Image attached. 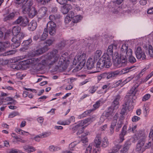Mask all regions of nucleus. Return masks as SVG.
Here are the masks:
<instances>
[{
  "instance_id": "nucleus-57",
  "label": "nucleus",
  "mask_w": 153,
  "mask_h": 153,
  "mask_svg": "<svg viewBox=\"0 0 153 153\" xmlns=\"http://www.w3.org/2000/svg\"><path fill=\"white\" fill-rule=\"evenodd\" d=\"M121 82L122 80H121L118 81L113 84V87L115 88L118 87L119 85H122L123 84L121 83Z\"/></svg>"
},
{
  "instance_id": "nucleus-49",
  "label": "nucleus",
  "mask_w": 153,
  "mask_h": 153,
  "mask_svg": "<svg viewBox=\"0 0 153 153\" xmlns=\"http://www.w3.org/2000/svg\"><path fill=\"white\" fill-rule=\"evenodd\" d=\"M102 101H98L97 102L95 103L93 105V107L95 108L94 109L98 108L100 106V104L101 103Z\"/></svg>"
},
{
  "instance_id": "nucleus-15",
  "label": "nucleus",
  "mask_w": 153,
  "mask_h": 153,
  "mask_svg": "<svg viewBox=\"0 0 153 153\" xmlns=\"http://www.w3.org/2000/svg\"><path fill=\"white\" fill-rule=\"evenodd\" d=\"M21 28L18 26H14L12 30V32L14 36H17L20 33H22L23 35V38L25 36L24 34L22 32H20Z\"/></svg>"
},
{
  "instance_id": "nucleus-48",
  "label": "nucleus",
  "mask_w": 153,
  "mask_h": 153,
  "mask_svg": "<svg viewBox=\"0 0 153 153\" xmlns=\"http://www.w3.org/2000/svg\"><path fill=\"white\" fill-rule=\"evenodd\" d=\"M150 95L149 94L145 95L143 97L142 101H146L148 100L150 98Z\"/></svg>"
},
{
  "instance_id": "nucleus-23",
  "label": "nucleus",
  "mask_w": 153,
  "mask_h": 153,
  "mask_svg": "<svg viewBox=\"0 0 153 153\" xmlns=\"http://www.w3.org/2000/svg\"><path fill=\"white\" fill-rule=\"evenodd\" d=\"M10 46V44L8 42L4 43L0 42V51L4 50L5 48H7Z\"/></svg>"
},
{
  "instance_id": "nucleus-33",
  "label": "nucleus",
  "mask_w": 153,
  "mask_h": 153,
  "mask_svg": "<svg viewBox=\"0 0 153 153\" xmlns=\"http://www.w3.org/2000/svg\"><path fill=\"white\" fill-rule=\"evenodd\" d=\"M138 86V85H136L133 86L130 90V93L131 94L129 96H127L126 97H129L131 96H132V99L133 98V94H135V90Z\"/></svg>"
},
{
  "instance_id": "nucleus-39",
  "label": "nucleus",
  "mask_w": 153,
  "mask_h": 153,
  "mask_svg": "<svg viewBox=\"0 0 153 153\" xmlns=\"http://www.w3.org/2000/svg\"><path fill=\"white\" fill-rule=\"evenodd\" d=\"M121 148V146L119 145H115L112 149V152H118Z\"/></svg>"
},
{
  "instance_id": "nucleus-37",
  "label": "nucleus",
  "mask_w": 153,
  "mask_h": 153,
  "mask_svg": "<svg viewBox=\"0 0 153 153\" xmlns=\"http://www.w3.org/2000/svg\"><path fill=\"white\" fill-rule=\"evenodd\" d=\"M133 68V66H131L125 68L122 70V72L123 74L126 73L128 72L131 71L132 70L131 69Z\"/></svg>"
},
{
  "instance_id": "nucleus-43",
  "label": "nucleus",
  "mask_w": 153,
  "mask_h": 153,
  "mask_svg": "<svg viewBox=\"0 0 153 153\" xmlns=\"http://www.w3.org/2000/svg\"><path fill=\"white\" fill-rule=\"evenodd\" d=\"M67 14H68L67 16L71 18L74 17V12L71 10H67Z\"/></svg>"
},
{
  "instance_id": "nucleus-9",
  "label": "nucleus",
  "mask_w": 153,
  "mask_h": 153,
  "mask_svg": "<svg viewBox=\"0 0 153 153\" xmlns=\"http://www.w3.org/2000/svg\"><path fill=\"white\" fill-rule=\"evenodd\" d=\"M23 35L21 33L17 36H14L11 40L13 43L11 45V47L15 48L19 46L21 44V40L23 38Z\"/></svg>"
},
{
  "instance_id": "nucleus-1",
  "label": "nucleus",
  "mask_w": 153,
  "mask_h": 153,
  "mask_svg": "<svg viewBox=\"0 0 153 153\" xmlns=\"http://www.w3.org/2000/svg\"><path fill=\"white\" fill-rule=\"evenodd\" d=\"M65 56V54H64L60 57L57 50H53L47 54L45 59L42 60V65H52L55 64L59 59L57 65L58 68H61L63 70H65L69 63V61L66 60Z\"/></svg>"
},
{
  "instance_id": "nucleus-13",
  "label": "nucleus",
  "mask_w": 153,
  "mask_h": 153,
  "mask_svg": "<svg viewBox=\"0 0 153 153\" xmlns=\"http://www.w3.org/2000/svg\"><path fill=\"white\" fill-rule=\"evenodd\" d=\"M18 14L19 13L16 12L9 13L4 18V21H6L8 20L12 19Z\"/></svg>"
},
{
  "instance_id": "nucleus-61",
  "label": "nucleus",
  "mask_w": 153,
  "mask_h": 153,
  "mask_svg": "<svg viewBox=\"0 0 153 153\" xmlns=\"http://www.w3.org/2000/svg\"><path fill=\"white\" fill-rule=\"evenodd\" d=\"M17 131L19 132V134H22L23 135H25V133H29L28 132L23 131L20 129H18Z\"/></svg>"
},
{
  "instance_id": "nucleus-19",
  "label": "nucleus",
  "mask_w": 153,
  "mask_h": 153,
  "mask_svg": "<svg viewBox=\"0 0 153 153\" xmlns=\"http://www.w3.org/2000/svg\"><path fill=\"white\" fill-rule=\"evenodd\" d=\"M23 148L28 153H31L36 151L35 148L29 145H25L23 147Z\"/></svg>"
},
{
  "instance_id": "nucleus-4",
  "label": "nucleus",
  "mask_w": 153,
  "mask_h": 153,
  "mask_svg": "<svg viewBox=\"0 0 153 153\" xmlns=\"http://www.w3.org/2000/svg\"><path fill=\"white\" fill-rule=\"evenodd\" d=\"M86 54L84 53H81L75 57L73 61V64L76 65L78 64L77 66L73 69V72H76L80 70L85 65L86 62Z\"/></svg>"
},
{
  "instance_id": "nucleus-59",
  "label": "nucleus",
  "mask_w": 153,
  "mask_h": 153,
  "mask_svg": "<svg viewBox=\"0 0 153 153\" xmlns=\"http://www.w3.org/2000/svg\"><path fill=\"white\" fill-rule=\"evenodd\" d=\"M140 119V118L137 116H134L132 119V120L133 122H136Z\"/></svg>"
},
{
  "instance_id": "nucleus-21",
  "label": "nucleus",
  "mask_w": 153,
  "mask_h": 153,
  "mask_svg": "<svg viewBox=\"0 0 153 153\" xmlns=\"http://www.w3.org/2000/svg\"><path fill=\"white\" fill-rule=\"evenodd\" d=\"M37 26L36 22L35 21H32L29 24L28 28L30 30L33 31L36 29Z\"/></svg>"
},
{
  "instance_id": "nucleus-7",
  "label": "nucleus",
  "mask_w": 153,
  "mask_h": 153,
  "mask_svg": "<svg viewBox=\"0 0 153 153\" xmlns=\"http://www.w3.org/2000/svg\"><path fill=\"white\" fill-rule=\"evenodd\" d=\"M96 118V117L95 115H93L86 118L84 120H81L77 124L74 126H71V128L74 132H75L79 129L80 126H87L91 122L94 121Z\"/></svg>"
},
{
  "instance_id": "nucleus-11",
  "label": "nucleus",
  "mask_w": 153,
  "mask_h": 153,
  "mask_svg": "<svg viewBox=\"0 0 153 153\" xmlns=\"http://www.w3.org/2000/svg\"><path fill=\"white\" fill-rule=\"evenodd\" d=\"M132 52L131 54V55L130 56H126V60L125 59V61L124 62L123 60L124 59H122L121 61V64H117V66H118V67H120V66H121L122 65H123L125 64V63L127 62V58H129V61L131 63H134L135 62H136V59L132 55Z\"/></svg>"
},
{
  "instance_id": "nucleus-5",
  "label": "nucleus",
  "mask_w": 153,
  "mask_h": 153,
  "mask_svg": "<svg viewBox=\"0 0 153 153\" xmlns=\"http://www.w3.org/2000/svg\"><path fill=\"white\" fill-rule=\"evenodd\" d=\"M40 58H32L22 61L23 65H28L29 68L34 70H38L40 68L42 64Z\"/></svg>"
},
{
  "instance_id": "nucleus-35",
  "label": "nucleus",
  "mask_w": 153,
  "mask_h": 153,
  "mask_svg": "<svg viewBox=\"0 0 153 153\" xmlns=\"http://www.w3.org/2000/svg\"><path fill=\"white\" fill-rule=\"evenodd\" d=\"M77 142L75 141L71 143L69 145V147L70 149V151L72 152L74 151L75 149V148L74 147L75 145L77 144Z\"/></svg>"
},
{
  "instance_id": "nucleus-8",
  "label": "nucleus",
  "mask_w": 153,
  "mask_h": 153,
  "mask_svg": "<svg viewBox=\"0 0 153 153\" xmlns=\"http://www.w3.org/2000/svg\"><path fill=\"white\" fill-rule=\"evenodd\" d=\"M125 103L123 105L120 112V114L122 115L124 114L127 109L130 106L133 102L132 100V96H131L129 97H126L125 98Z\"/></svg>"
},
{
  "instance_id": "nucleus-10",
  "label": "nucleus",
  "mask_w": 153,
  "mask_h": 153,
  "mask_svg": "<svg viewBox=\"0 0 153 153\" xmlns=\"http://www.w3.org/2000/svg\"><path fill=\"white\" fill-rule=\"evenodd\" d=\"M135 54L137 58L140 60H143L146 58L145 52L140 47L137 48L135 51Z\"/></svg>"
},
{
  "instance_id": "nucleus-36",
  "label": "nucleus",
  "mask_w": 153,
  "mask_h": 153,
  "mask_svg": "<svg viewBox=\"0 0 153 153\" xmlns=\"http://www.w3.org/2000/svg\"><path fill=\"white\" fill-rule=\"evenodd\" d=\"M149 107L148 104H145L143 107V109L144 111V113L145 115H147L149 111Z\"/></svg>"
},
{
  "instance_id": "nucleus-46",
  "label": "nucleus",
  "mask_w": 153,
  "mask_h": 153,
  "mask_svg": "<svg viewBox=\"0 0 153 153\" xmlns=\"http://www.w3.org/2000/svg\"><path fill=\"white\" fill-rule=\"evenodd\" d=\"M51 0H37V2L41 4L45 5L48 3Z\"/></svg>"
},
{
  "instance_id": "nucleus-22",
  "label": "nucleus",
  "mask_w": 153,
  "mask_h": 153,
  "mask_svg": "<svg viewBox=\"0 0 153 153\" xmlns=\"http://www.w3.org/2000/svg\"><path fill=\"white\" fill-rule=\"evenodd\" d=\"M114 111V109L110 107L108 108V112H105V113H104L103 114L107 118L110 116H112L113 115Z\"/></svg>"
},
{
  "instance_id": "nucleus-32",
  "label": "nucleus",
  "mask_w": 153,
  "mask_h": 153,
  "mask_svg": "<svg viewBox=\"0 0 153 153\" xmlns=\"http://www.w3.org/2000/svg\"><path fill=\"white\" fill-rule=\"evenodd\" d=\"M22 20L20 25L23 26H26L28 24L29 22L28 19L26 17H22Z\"/></svg>"
},
{
  "instance_id": "nucleus-50",
  "label": "nucleus",
  "mask_w": 153,
  "mask_h": 153,
  "mask_svg": "<svg viewBox=\"0 0 153 153\" xmlns=\"http://www.w3.org/2000/svg\"><path fill=\"white\" fill-rule=\"evenodd\" d=\"M74 17V22L76 23L81 20L82 18V16L79 15L76 16Z\"/></svg>"
},
{
  "instance_id": "nucleus-40",
  "label": "nucleus",
  "mask_w": 153,
  "mask_h": 153,
  "mask_svg": "<svg viewBox=\"0 0 153 153\" xmlns=\"http://www.w3.org/2000/svg\"><path fill=\"white\" fill-rule=\"evenodd\" d=\"M54 41L55 40L54 39H49L45 41V43L46 44V45L48 46H49L52 45Z\"/></svg>"
},
{
  "instance_id": "nucleus-62",
  "label": "nucleus",
  "mask_w": 153,
  "mask_h": 153,
  "mask_svg": "<svg viewBox=\"0 0 153 153\" xmlns=\"http://www.w3.org/2000/svg\"><path fill=\"white\" fill-rule=\"evenodd\" d=\"M117 126H122L123 123V120L121 119H119V120L117 121Z\"/></svg>"
},
{
  "instance_id": "nucleus-3",
  "label": "nucleus",
  "mask_w": 153,
  "mask_h": 153,
  "mask_svg": "<svg viewBox=\"0 0 153 153\" xmlns=\"http://www.w3.org/2000/svg\"><path fill=\"white\" fill-rule=\"evenodd\" d=\"M111 65V59L108 55L104 54L100 58L97 62V64L96 71H92L91 73H95L99 72L104 67L108 68Z\"/></svg>"
},
{
  "instance_id": "nucleus-29",
  "label": "nucleus",
  "mask_w": 153,
  "mask_h": 153,
  "mask_svg": "<svg viewBox=\"0 0 153 153\" xmlns=\"http://www.w3.org/2000/svg\"><path fill=\"white\" fill-rule=\"evenodd\" d=\"M48 36V31L47 29L45 28L44 32L40 37V39L41 40H44L47 38Z\"/></svg>"
},
{
  "instance_id": "nucleus-6",
  "label": "nucleus",
  "mask_w": 153,
  "mask_h": 153,
  "mask_svg": "<svg viewBox=\"0 0 153 153\" xmlns=\"http://www.w3.org/2000/svg\"><path fill=\"white\" fill-rule=\"evenodd\" d=\"M146 137V134L143 131H141L137 134V138L139 139V140L137 145L136 150L140 153H142L146 149V147L145 148L144 146Z\"/></svg>"
},
{
  "instance_id": "nucleus-45",
  "label": "nucleus",
  "mask_w": 153,
  "mask_h": 153,
  "mask_svg": "<svg viewBox=\"0 0 153 153\" xmlns=\"http://www.w3.org/2000/svg\"><path fill=\"white\" fill-rule=\"evenodd\" d=\"M49 33L51 35L53 36L56 33V28L48 29Z\"/></svg>"
},
{
  "instance_id": "nucleus-64",
  "label": "nucleus",
  "mask_w": 153,
  "mask_h": 153,
  "mask_svg": "<svg viewBox=\"0 0 153 153\" xmlns=\"http://www.w3.org/2000/svg\"><path fill=\"white\" fill-rule=\"evenodd\" d=\"M71 18L67 16H66L65 19V22L66 23H68L71 21Z\"/></svg>"
},
{
  "instance_id": "nucleus-25",
  "label": "nucleus",
  "mask_w": 153,
  "mask_h": 153,
  "mask_svg": "<svg viewBox=\"0 0 153 153\" xmlns=\"http://www.w3.org/2000/svg\"><path fill=\"white\" fill-rule=\"evenodd\" d=\"M27 13L29 18H33L37 13L36 10H27Z\"/></svg>"
},
{
  "instance_id": "nucleus-27",
  "label": "nucleus",
  "mask_w": 153,
  "mask_h": 153,
  "mask_svg": "<svg viewBox=\"0 0 153 153\" xmlns=\"http://www.w3.org/2000/svg\"><path fill=\"white\" fill-rule=\"evenodd\" d=\"M61 148L53 145L50 146L48 147V150L51 152H56L60 150Z\"/></svg>"
},
{
  "instance_id": "nucleus-53",
  "label": "nucleus",
  "mask_w": 153,
  "mask_h": 153,
  "mask_svg": "<svg viewBox=\"0 0 153 153\" xmlns=\"http://www.w3.org/2000/svg\"><path fill=\"white\" fill-rule=\"evenodd\" d=\"M92 144H90L85 152V153H91L92 150Z\"/></svg>"
},
{
  "instance_id": "nucleus-34",
  "label": "nucleus",
  "mask_w": 153,
  "mask_h": 153,
  "mask_svg": "<svg viewBox=\"0 0 153 153\" xmlns=\"http://www.w3.org/2000/svg\"><path fill=\"white\" fill-rule=\"evenodd\" d=\"M119 102L114 100L111 107L114 109H117L118 108Z\"/></svg>"
},
{
  "instance_id": "nucleus-14",
  "label": "nucleus",
  "mask_w": 153,
  "mask_h": 153,
  "mask_svg": "<svg viewBox=\"0 0 153 153\" xmlns=\"http://www.w3.org/2000/svg\"><path fill=\"white\" fill-rule=\"evenodd\" d=\"M127 127L126 126H123L122 128V131L121 133L119 135V143H122L124 140V136L126 134V129Z\"/></svg>"
},
{
  "instance_id": "nucleus-18",
  "label": "nucleus",
  "mask_w": 153,
  "mask_h": 153,
  "mask_svg": "<svg viewBox=\"0 0 153 153\" xmlns=\"http://www.w3.org/2000/svg\"><path fill=\"white\" fill-rule=\"evenodd\" d=\"M94 60L92 58L89 59L87 62V66L88 69L91 70L94 68Z\"/></svg>"
},
{
  "instance_id": "nucleus-38",
  "label": "nucleus",
  "mask_w": 153,
  "mask_h": 153,
  "mask_svg": "<svg viewBox=\"0 0 153 153\" xmlns=\"http://www.w3.org/2000/svg\"><path fill=\"white\" fill-rule=\"evenodd\" d=\"M85 127V125L80 126L79 129L78 130V131L76 132V134L79 135L82 133L83 131L84 127Z\"/></svg>"
},
{
  "instance_id": "nucleus-54",
  "label": "nucleus",
  "mask_w": 153,
  "mask_h": 153,
  "mask_svg": "<svg viewBox=\"0 0 153 153\" xmlns=\"http://www.w3.org/2000/svg\"><path fill=\"white\" fill-rule=\"evenodd\" d=\"M93 110V109H90L85 111L82 114V116L85 117L86 115L89 114Z\"/></svg>"
},
{
  "instance_id": "nucleus-63",
  "label": "nucleus",
  "mask_w": 153,
  "mask_h": 153,
  "mask_svg": "<svg viewBox=\"0 0 153 153\" xmlns=\"http://www.w3.org/2000/svg\"><path fill=\"white\" fill-rule=\"evenodd\" d=\"M149 138H153V126L151 128L149 135Z\"/></svg>"
},
{
  "instance_id": "nucleus-51",
  "label": "nucleus",
  "mask_w": 153,
  "mask_h": 153,
  "mask_svg": "<svg viewBox=\"0 0 153 153\" xmlns=\"http://www.w3.org/2000/svg\"><path fill=\"white\" fill-rule=\"evenodd\" d=\"M75 118L74 116H71L69 119L66 120L67 125H69L71 122H74V121Z\"/></svg>"
},
{
  "instance_id": "nucleus-17",
  "label": "nucleus",
  "mask_w": 153,
  "mask_h": 153,
  "mask_svg": "<svg viewBox=\"0 0 153 153\" xmlns=\"http://www.w3.org/2000/svg\"><path fill=\"white\" fill-rule=\"evenodd\" d=\"M49 135V133L45 132L36 136L33 139L35 140L36 141L39 142L40 140V138H43L48 137Z\"/></svg>"
},
{
  "instance_id": "nucleus-31",
  "label": "nucleus",
  "mask_w": 153,
  "mask_h": 153,
  "mask_svg": "<svg viewBox=\"0 0 153 153\" xmlns=\"http://www.w3.org/2000/svg\"><path fill=\"white\" fill-rule=\"evenodd\" d=\"M102 52L100 50H97L95 53L94 55V58L95 59L97 60L101 56Z\"/></svg>"
},
{
  "instance_id": "nucleus-24",
  "label": "nucleus",
  "mask_w": 153,
  "mask_h": 153,
  "mask_svg": "<svg viewBox=\"0 0 153 153\" xmlns=\"http://www.w3.org/2000/svg\"><path fill=\"white\" fill-rule=\"evenodd\" d=\"M119 73L120 72L118 71L108 73V79L116 76L117 75H118Z\"/></svg>"
},
{
  "instance_id": "nucleus-2",
  "label": "nucleus",
  "mask_w": 153,
  "mask_h": 153,
  "mask_svg": "<svg viewBox=\"0 0 153 153\" xmlns=\"http://www.w3.org/2000/svg\"><path fill=\"white\" fill-rule=\"evenodd\" d=\"M128 45L127 44H123L120 48V56H119L118 53H115L114 55L112 56V59L114 62V64L116 65L120 64L121 60L123 59V61H125L126 56H130L131 55L132 50L130 48L128 49Z\"/></svg>"
},
{
  "instance_id": "nucleus-42",
  "label": "nucleus",
  "mask_w": 153,
  "mask_h": 153,
  "mask_svg": "<svg viewBox=\"0 0 153 153\" xmlns=\"http://www.w3.org/2000/svg\"><path fill=\"white\" fill-rule=\"evenodd\" d=\"M149 53L150 56L153 57V48L151 45L149 47Z\"/></svg>"
},
{
  "instance_id": "nucleus-28",
  "label": "nucleus",
  "mask_w": 153,
  "mask_h": 153,
  "mask_svg": "<svg viewBox=\"0 0 153 153\" xmlns=\"http://www.w3.org/2000/svg\"><path fill=\"white\" fill-rule=\"evenodd\" d=\"M47 27L48 29H54L56 28V25L55 23L52 21H51L49 22L48 23Z\"/></svg>"
},
{
  "instance_id": "nucleus-26",
  "label": "nucleus",
  "mask_w": 153,
  "mask_h": 153,
  "mask_svg": "<svg viewBox=\"0 0 153 153\" xmlns=\"http://www.w3.org/2000/svg\"><path fill=\"white\" fill-rule=\"evenodd\" d=\"M42 49H39L32 52L31 55L33 56H39L43 53Z\"/></svg>"
},
{
  "instance_id": "nucleus-16",
  "label": "nucleus",
  "mask_w": 153,
  "mask_h": 153,
  "mask_svg": "<svg viewBox=\"0 0 153 153\" xmlns=\"http://www.w3.org/2000/svg\"><path fill=\"white\" fill-rule=\"evenodd\" d=\"M101 138L100 135H97L95 137L94 140V143L96 147L97 148V150L99 151L100 150V147L101 143Z\"/></svg>"
},
{
  "instance_id": "nucleus-56",
  "label": "nucleus",
  "mask_w": 153,
  "mask_h": 153,
  "mask_svg": "<svg viewBox=\"0 0 153 153\" xmlns=\"http://www.w3.org/2000/svg\"><path fill=\"white\" fill-rule=\"evenodd\" d=\"M17 51L16 50H10L7 51L6 53V54L7 55H10L11 54H13L16 52Z\"/></svg>"
},
{
  "instance_id": "nucleus-60",
  "label": "nucleus",
  "mask_w": 153,
  "mask_h": 153,
  "mask_svg": "<svg viewBox=\"0 0 153 153\" xmlns=\"http://www.w3.org/2000/svg\"><path fill=\"white\" fill-rule=\"evenodd\" d=\"M101 78H106L108 79V73H105L101 74L100 76Z\"/></svg>"
},
{
  "instance_id": "nucleus-41",
  "label": "nucleus",
  "mask_w": 153,
  "mask_h": 153,
  "mask_svg": "<svg viewBox=\"0 0 153 153\" xmlns=\"http://www.w3.org/2000/svg\"><path fill=\"white\" fill-rule=\"evenodd\" d=\"M108 145V140L106 138H104L102 141V146L103 147H106Z\"/></svg>"
},
{
  "instance_id": "nucleus-58",
  "label": "nucleus",
  "mask_w": 153,
  "mask_h": 153,
  "mask_svg": "<svg viewBox=\"0 0 153 153\" xmlns=\"http://www.w3.org/2000/svg\"><path fill=\"white\" fill-rule=\"evenodd\" d=\"M153 76L152 74L150 73L149 75H148L145 79H143L142 80L143 82H146L149 79Z\"/></svg>"
},
{
  "instance_id": "nucleus-20",
  "label": "nucleus",
  "mask_w": 153,
  "mask_h": 153,
  "mask_svg": "<svg viewBox=\"0 0 153 153\" xmlns=\"http://www.w3.org/2000/svg\"><path fill=\"white\" fill-rule=\"evenodd\" d=\"M130 142L129 141L126 142L124 145L123 148L121 149V152L122 153H125L128 150L130 146Z\"/></svg>"
},
{
  "instance_id": "nucleus-30",
  "label": "nucleus",
  "mask_w": 153,
  "mask_h": 153,
  "mask_svg": "<svg viewBox=\"0 0 153 153\" xmlns=\"http://www.w3.org/2000/svg\"><path fill=\"white\" fill-rule=\"evenodd\" d=\"M116 121L114 120L113 122L111 123V127L110 129L109 134L111 135L114 132V127L116 126Z\"/></svg>"
},
{
  "instance_id": "nucleus-44",
  "label": "nucleus",
  "mask_w": 153,
  "mask_h": 153,
  "mask_svg": "<svg viewBox=\"0 0 153 153\" xmlns=\"http://www.w3.org/2000/svg\"><path fill=\"white\" fill-rule=\"evenodd\" d=\"M19 113L17 111H14L10 114L9 115V118H13L16 116L19 115Z\"/></svg>"
},
{
  "instance_id": "nucleus-52",
  "label": "nucleus",
  "mask_w": 153,
  "mask_h": 153,
  "mask_svg": "<svg viewBox=\"0 0 153 153\" xmlns=\"http://www.w3.org/2000/svg\"><path fill=\"white\" fill-rule=\"evenodd\" d=\"M13 134L14 135H15V134ZM14 137H15V139H19V142H21L22 143H25L27 141L22 139V138H20L19 137H17L15 135L14 136Z\"/></svg>"
},
{
  "instance_id": "nucleus-55",
  "label": "nucleus",
  "mask_w": 153,
  "mask_h": 153,
  "mask_svg": "<svg viewBox=\"0 0 153 153\" xmlns=\"http://www.w3.org/2000/svg\"><path fill=\"white\" fill-rule=\"evenodd\" d=\"M22 17L19 16L14 22L15 24H20L22 20Z\"/></svg>"
},
{
  "instance_id": "nucleus-12",
  "label": "nucleus",
  "mask_w": 153,
  "mask_h": 153,
  "mask_svg": "<svg viewBox=\"0 0 153 153\" xmlns=\"http://www.w3.org/2000/svg\"><path fill=\"white\" fill-rule=\"evenodd\" d=\"M117 45L116 43H114L110 45L107 49V54L108 56L109 55L112 56L113 55L114 49L116 50L117 48Z\"/></svg>"
},
{
  "instance_id": "nucleus-47",
  "label": "nucleus",
  "mask_w": 153,
  "mask_h": 153,
  "mask_svg": "<svg viewBox=\"0 0 153 153\" xmlns=\"http://www.w3.org/2000/svg\"><path fill=\"white\" fill-rule=\"evenodd\" d=\"M32 42V40L31 38L29 39L28 40L24 41L22 44L25 45L27 46Z\"/></svg>"
}]
</instances>
